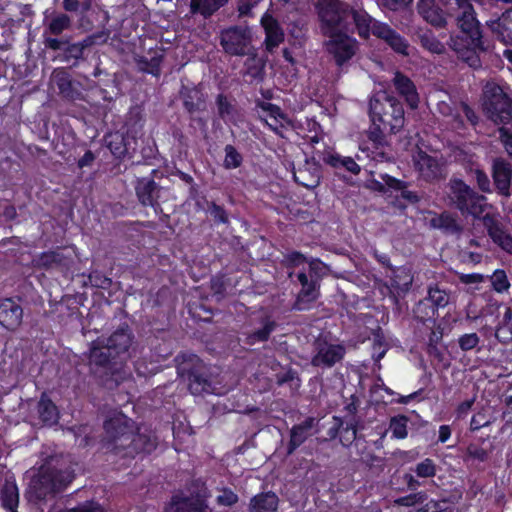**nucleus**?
I'll use <instances>...</instances> for the list:
<instances>
[{"label":"nucleus","instance_id":"f257e3e1","mask_svg":"<svg viewBox=\"0 0 512 512\" xmlns=\"http://www.w3.org/2000/svg\"><path fill=\"white\" fill-rule=\"evenodd\" d=\"M316 9L322 24L324 34L334 36L346 32L349 21L353 20L358 34L362 38H368L373 34L382 39L396 53L408 55L409 43L388 24L372 18L364 10L350 9L349 5L340 0H317Z\"/></svg>","mask_w":512,"mask_h":512},{"label":"nucleus","instance_id":"f03ea898","mask_svg":"<svg viewBox=\"0 0 512 512\" xmlns=\"http://www.w3.org/2000/svg\"><path fill=\"white\" fill-rule=\"evenodd\" d=\"M472 0H448V3L455 4L461 15L457 16V26L460 33L451 35L449 47L457 54L458 58L469 67L478 69L481 67L480 54L488 51L490 45L484 39L480 23L476 19Z\"/></svg>","mask_w":512,"mask_h":512},{"label":"nucleus","instance_id":"7ed1b4c3","mask_svg":"<svg viewBox=\"0 0 512 512\" xmlns=\"http://www.w3.org/2000/svg\"><path fill=\"white\" fill-rule=\"evenodd\" d=\"M371 122H380L389 134H397L405 124V113L401 101L388 91L376 92L369 101Z\"/></svg>","mask_w":512,"mask_h":512},{"label":"nucleus","instance_id":"20e7f679","mask_svg":"<svg viewBox=\"0 0 512 512\" xmlns=\"http://www.w3.org/2000/svg\"><path fill=\"white\" fill-rule=\"evenodd\" d=\"M174 361L178 375L188 380V387L193 395L214 393L211 368L200 359L198 354H177Z\"/></svg>","mask_w":512,"mask_h":512},{"label":"nucleus","instance_id":"39448f33","mask_svg":"<svg viewBox=\"0 0 512 512\" xmlns=\"http://www.w3.org/2000/svg\"><path fill=\"white\" fill-rule=\"evenodd\" d=\"M447 188V196L450 204L463 215L467 214L474 218H480L488 207L486 202L487 198L476 192L459 178L450 179Z\"/></svg>","mask_w":512,"mask_h":512},{"label":"nucleus","instance_id":"423d86ee","mask_svg":"<svg viewBox=\"0 0 512 512\" xmlns=\"http://www.w3.org/2000/svg\"><path fill=\"white\" fill-rule=\"evenodd\" d=\"M65 472L54 468H41L38 474L32 478L27 498L30 502L38 504L46 500L49 496L66 489L69 481L66 479Z\"/></svg>","mask_w":512,"mask_h":512},{"label":"nucleus","instance_id":"0eeeda50","mask_svg":"<svg viewBox=\"0 0 512 512\" xmlns=\"http://www.w3.org/2000/svg\"><path fill=\"white\" fill-rule=\"evenodd\" d=\"M482 105L488 119L496 125L512 127V101L499 85L485 86Z\"/></svg>","mask_w":512,"mask_h":512},{"label":"nucleus","instance_id":"6e6552de","mask_svg":"<svg viewBox=\"0 0 512 512\" xmlns=\"http://www.w3.org/2000/svg\"><path fill=\"white\" fill-rule=\"evenodd\" d=\"M417 10L420 16L435 28H444L449 18H454L461 12L457 11L455 4L448 3V0H419Z\"/></svg>","mask_w":512,"mask_h":512},{"label":"nucleus","instance_id":"1a4fd4ad","mask_svg":"<svg viewBox=\"0 0 512 512\" xmlns=\"http://www.w3.org/2000/svg\"><path fill=\"white\" fill-rule=\"evenodd\" d=\"M103 428L108 444L113 447L116 453H120L123 447H127L126 442L135 430V422L123 413H118L106 419Z\"/></svg>","mask_w":512,"mask_h":512},{"label":"nucleus","instance_id":"9d476101","mask_svg":"<svg viewBox=\"0 0 512 512\" xmlns=\"http://www.w3.org/2000/svg\"><path fill=\"white\" fill-rule=\"evenodd\" d=\"M220 45L225 53L232 56L250 55L251 31L248 27L232 26L220 34Z\"/></svg>","mask_w":512,"mask_h":512},{"label":"nucleus","instance_id":"9b49d317","mask_svg":"<svg viewBox=\"0 0 512 512\" xmlns=\"http://www.w3.org/2000/svg\"><path fill=\"white\" fill-rule=\"evenodd\" d=\"M482 223L493 243L512 254V235L501 221L500 214L487 213L482 217Z\"/></svg>","mask_w":512,"mask_h":512},{"label":"nucleus","instance_id":"f8f14e48","mask_svg":"<svg viewBox=\"0 0 512 512\" xmlns=\"http://www.w3.org/2000/svg\"><path fill=\"white\" fill-rule=\"evenodd\" d=\"M134 334L128 324L124 323L109 337L99 338L90 352L106 348L115 352H128L134 344Z\"/></svg>","mask_w":512,"mask_h":512},{"label":"nucleus","instance_id":"ddd939ff","mask_svg":"<svg viewBox=\"0 0 512 512\" xmlns=\"http://www.w3.org/2000/svg\"><path fill=\"white\" fill-rule=\"evenodd\" d=\"M180 99L184 109L190 115L191 123H196L201 128H205L206 121L201 117L194 116L195 113L203 112L207 108L204 93L197 87L183 86L180 90Z\"/></svg>","mask_w":512,"mask_h":512},{"label":"nucleus","instance_id":"4468645a","mask_svg":"<svg viewBox=\"0 0 512 512\" xmlns=\"http://www.w3.org/2000/svg\"><path fill=\"white\" fill-rule=\"evenodd\" d=\"M494 449L493 441L489 437H480L466 446L461 458L467 466L479 467L490 459Z\"/></svg>","mask_w":512,"mask_h":512},{"label":"nucleus","instance_id":"2eb2a0df","mask_svg":"<svg viewBox=\"0 0 512 512\" xmlns=\"http://www.w3.org/2000/svg\"><path fill=\"white\" fill-rule=\"evenodd\" d=\"M90 363L99 366L105 375L118 382L125 374V357L132 354H87Z\"/></svg>","mask_w":512,"mask_h":512},{"label":"nucleus","instance_id":"dca6fc26","mask_svg":"<svg viewBox=\"0 0 512 512\" xmlns=\"http://www.w3.org/2000/svg\"><path fill=\"white\" fill-rule=\"evenodd\" d=\"M330 37L332 39L328 42L327 49L333 55L336 64L342 67L355 55L358 49L357 42L344 32Z\"/></svg>","mask_w":512,"mask_h":512},{"label":"nucleus","instance_id":"f3484780","mask_svg":"<svg viewBox=\"0 0 512 512\" xmlns=\"http://www.w3.org/2000/svg\"><path fill=\"white\" fill-rule=\"evenodd\" d=\"M74 253L70 247L57 248L41 253L36 262L44 269L68 270L74 263Z\"/></svg>","mask_w":512,"mask_h":512},{"label":"nucleus","instance_id":"a211bd4d","mask_svg":"<svg viewBox=\"0 0 512 512\" xmlns=\"http://www.w3.org/2000/svg\"><path fill=\"white\" fill-rule=\"evenodd\" d=\"M43 44L46 49L62 51L63 59L66 62L73 60V65H76L84 57L85 51L80 44L78 42L71 43L68 38L45 37Z\"/></svg>","mask_w":512,"mask_h":512},{"label":"nucleus","instance_id":"6ab92c4d","mask_svg":"<svg viewBox=\"0 0 512 512\" xmlns=\"http://www.w3.org/2000/svg\"><path fill=\"white\" fill-rule=\"evenodd\" d=\"M126 445L127 447L121 449L124 456L134 457L140 453L150 454L157 447V439L150 433H141L139 430L135 432L134 430Z\"/></svg>","mask_w":512,"mask_h":512},{"label":"nucleus","instance_id":"aec40b11","mask_svg":"<svg viewBox=\"0 0 512 512\" xmlns=\"http://www.w3.org/2000/svg\"><path fill=\"white\" fill-rule=\"evenodd\" d=\"M492 177L497 192L501 196L508 198L510 196V185L512 179L511 164L502 158L495 159L492 165Z\"/></svg>","mask_w":512,"mask_h":512},{"label":"nucleus","instance_id":"412c9836","mask_svg":"<svg viewBox=\"0 0 512 512\" xmlns=\"http://www.w3.org/2000/svg\"><path fill=\"white\" fill-rule=\"evenodd\" d=\"M254 381L256 382V387L259 392H267L272 389L274 383L277 384V386H283L284 384H290L294 381L297 383L295 384L296 387H299L300 379L298 378V373L296 370L292 368H288L284 372L276 373L275 379L266 377L262 373H255L253 375Z\"/></svg>","mask_w":512,"mask_h":512},{"label":"nucleus","instance_id":"4be33fe9","mask_svg":"<svg viewBox=\"0 0 512 512\" xmlns=\"http://www.w3.org/2000/svg\"><path fill=\"white\" fill-rule=\"evenodd\" d=\"M135 192L139 202L144 206H159L161 187L152 177L138 178L135 184Z\"/></svg>","mask_w":512,"mask_h":512},{"label":"nucleus","instance_id":"5701e85b","mask_svg":"<svg viewBox=\"0 0 512 512\" xmlns=\"http://www.w3.org/2000/svg\"><path fill=\"white\" fill-rule=\"evenodd\" d=\"M294 180L307 189H314L320 184L321 167L315 158L306 159L302 167L293 172Z\"/></svg>","mask_w":512,"mask_h":512},{"label":"nucleus","instance_id":"b1692460","mask_svg":"<svg viewBox=\"0 0 512 512\" xmlns=\"http://www.w3.org/2000/svg\"><path fill=\"white\" fill-rule=\"evenodd\" d=\"M52 80L63 98L71 101L83 99L80 84L73 81L70 74L64 69L55 70L52 74Z\"/></svg>","mask_w":512,"mask_h":512},{"label":"nucleus","instance_id":"393cba45","mask_svg":"<svg viewBox=\"0 0 512 512\" xmlns=\"http://www.w3.org/2000/svg\"><path fill=\"white\" fill-rule=\"evenodd\" d=\"M486 25L499 41L512 45V8L504 11L498 18L487 21Z\"/></svg>","mask_w":512,"mask_h":512},{"label":"nucleus","instance_id":"a878e982","mask_svg":"<svg viewBox=\"0 0 512 512\" xmlns=\"http://www.w3.org/2000/svg\"><path fill=\"white\" fill-rule=\"evenodd\" d=\"M415 167L425 181L431 182L443 177L441 165L435 158L425 152L418 153L415 158Z\"/></svg>","mask_w":512,"mask_h":512},{"label":"nucleus","instance_id":"bb28decb","mask_svg":"<svg viewBox=\"0 0 512 512\" xmlns=\"http://www.w3.org/2000/svg\"><path fill=\"white\" fill-rule=\"evenodd\" d=\"M315 423L316 419L309 416L301 423L293 425L290 429V439L286 447L287 455H292L308 439Z\"/></svg>","mask_w":512,"mask_h":512},{"label":"nucleus","instance_id":"cd10ccee","mask_svg":"<svg viewBox=\"0 0 512 512\" xmlns=\"http://www.w3.org/2000/svg\"><path fill=\"white\" fill-rule=\"evenodd\" d=\"M105 143L111 153L118 159L126 157L130 150H135L132 144H136V139L130 135L122 133H110L105 137Z\"/></svg>","mask_w":512,"mask_h":512},{"label":"nucleus","instance_id":"c85d7f7f","mask_svg":"<svg viewBox=\"0 0 512 512\" xmlns=\"http://www.w3.org/2000/svg\"><path fill=\"white\" fill-rule=\"evenodd\" d=\"M23 310L11 299L0 302V324L9 329H16L22 322Z\"/></svg>","mask_w":512,"mask_h":512},{"label":"nucleus","instance_id":"c756f323","mask_svg":"<svg viewBox=\"0 0 512 512\" xmlns=\"http://www.w3.org/2000/svg\"><path fill=\"white\" fill-rule=\"evenodd\" d=\"M392 83L397 92L403 96L411 109H415L419 104V95L413 81L403 73L397 71L394 74Z\"/></svg>","mask_w":512,"mask_h":512},{"label":"nucleus","instance_id":"7c9ffc66","mask_svg":"<svg viewBox=\"0 0 512 512\" xmlns=\"http://www.w3.org/2000/svg\"><path fill=\"white\" fill-rule=\"evenodd\" d=\"M0 502L6 512H18L19 489L14 476L6 477L1 484Z\"/></svg>","mask_w":512,"mask_h":512},{"label":"nucleus","instance_id":"2f4dec72","mask_svg":"<svg viewBox=\"0 0 512 512\" xmlns=\"http://www.w3.org/2000/svg\"><path fill=\"white\" fill-rule=\"evenodd\" d=\"M170 512H207L206 501L200 497L174 495L170 503Z\"/></svg>","mask_w":512,"mask_h":512},{"label":"nucleus","instance_id":"473e14b6","mask_svg":"<svg viewBox=\"0 0 512 512\" xmlns=\"http://www.w3.org/2000/svg\"><path fill=\"white\" fill-rule=\"evenodd\" d=\"M319 281L310 278V282L301 287L297 295V299L293 304V309L298 311H305L310 308V304L314 302L319 296Z\"/></svg>","mask_w":512,"mask_h":512},{"label":"nucleus","instance_id":"72a5a7b5","mask_svg":"<svg viewBox=\"0 0 512 512\" xmlns=\"http://www.w3.org/2000/svg\"><path fill=\"white\" fill-rule=\"evenodd\" d=\"M279 499L274 492H261L254 495L249 502V512H275Z\"/></svg>","mask_w":512,"mask_h":512},{"label":"nucleus","instance_id":"f704fd0d","mask_svg":"<svg viewBox=\"0 0 512 512\" xmlns=\"http://www.w3.org/2000/svg\"><path fill=\"white\" fill-rule=\"evenodd\" d=\"M37 413L41 422L45 425H53L58 422L59 411L55 403L43 393L37 403Z\"/></svg>","mask_w":512,"mask_h":512},{"label":"nucleus","instance_id":"c9c22d12","mask_svg":"<svg viewBox=\"0 0 512 512\" xmlns=\"http://www.w3.org/2000/svg\"><path fill=\"white\" fill-rule=\"evenodd\" d=\"M429 223L431 227L440 229L447 234H459L462 231V227L457 223L455 217L448 212L435 215Z\"/></svg>","mask_w":512,"mask_h":512},{"label":"nucleus","instance_id":"e433bc0d","mask_svg":"<svg viewBox=\"0 0 512 512\" xmlns=\"http://www.w3.org/2000/svg\"><path fill=\"white\" fill-rule=\"evenodd\" d=\"M227 2L228 0H190V13L208 18Z\"/></svg>","mask_w":512,"mask_h":512},{"label":"nucleus","instance_id":"4c0bfd02","mask_svg":"<svg viewBox=\"0 0 512 512\" xmlns=\"http://www.w3.org/2000/svg\"><path fill=\"white\" fill-rule=\"evenodd\" d=\"M262 24L266 31V48L268 51H272L283 41V32L279 28L277 22L271 17L263 18Z\"/></svg>","mask_w":512,"mask_h":512},{"label":"nucleus","instance_id":"58836bf2","mask_svg":"<svg viewBox=\"0 0 512 512\" xmlns=\"http://www.w3.org/2000/svg\"><path fill=\"white\" fill-rule=\"evenodd\" d=\"M71 24V18L65 13H58L52 16L44 30L43 39L52 36L57 38L63 31L68 30Z\"/></svg>","mask_w":512,"mask_h":512},{"label":"nucleus","instance_id":"ea45409f","mask_svg":"<svg viewBox=\"0 0 512 512\" xmlns=\"http://www.w3.org/2000/svg\"><path fill=\"white\" fill-rule=\"evenodd\" d=\"M381 178L385 181L388 188L392 191H400L401 197L410 204L419 202L420 196L417 192L408 190V184L404 181L398 180L390 175H381Z\"/></svg>","mask_w":512,"mask_h":512},{"label":"nucleus","instance_id":"a19ab883","mask_svg":"<svg viewBox=\"0 0 512 512\" xmlns=\"http://www.w3.org/2000/svg\"><path fill=\"white\" fill-rule=\"evenodd\" d=\"M387 134H389V130L384 128V125L380 122H371L369 129L366 131L368 140L377 149L388 145Z\"/></svg>","mask_w":512,"mask_h":512},{"label":"nucleus","instance_id":"79ce46f5","mask_svg":"<svg viewBox=\"0 0 512 512\" xmlns=\"http://www.w3.org/2000/svg\"><path fill=\"white\" fill-rule=\"evenodd\" d=\"M322 160L334 168H344L355 175L360 172V166L351 157L341 158L339 155L327 154Z\"/></svg>","mask_w":512,"mask_h":512},{"label":"nucleus","instance_id":"37998d69","mask_svg":"<svg viewBox=\"0 0 512 512\" xmlns=\"http://www.w3.org/2000/svg\"><path fill=\"white\" fill-rule=\"evenodd\" d=\"M436 312L435 307L426 298L420 300L413 309L414 318L424 324L427 322L434 324Z\"/></svg>","mask_w":512,"mask_h":512},{"label":"nucleus","instance_id":"c03bdc74","mask_svg":"<svg viewBox=\"0 0 512 512\" xmlns=\"http://www.w3.org/2000/svg\"><path fill=\"white\" fill-rule=\"evenodd\" d=\"M217 114L223 121L232 120L236 113L235 105L224 94H218L215 99Z\"/></svg>","mask_w":512,"mask_h":512},{"label":"nucleus","instance_id":"a18cd8bd","mask_svg":"<svg viewBox=\"0 0 512 512\" xmlns=\"http://www.w3.org/2000/svg\"><path fill=\"white\" fill-rule=\"evenodd\" d=\"M337 432L340 443L344 447H349L357 438L356 421L344 423L342 420H340Z\"/></svg>","mask_w":512,"mask_h":512},{"label":"nucleus","instance_id":"49530a36","mask_svg":"<svg viewBox=\"0 0 512 512\" xmlns=\"http://www.w3.org/2000/svg\"><path fill=\"white\" fill-rule=\"evenodd\" d=\"M418 478H433L437 474L438 466L431 458H424L410 468Z\"/></svg>","mask_w":512,"mask_h":512},{"label":"nucleus","instance_id":"de8ad7c7","mask_svg":"<svg viewBox=\"0 0 512 512\" xmlns=\"http://www.w3.org/2000/svg\"><path fill=\"white\" fill-rule=\"evenodd\" d=\"M426 299L429 300L430 304H432L437 311L438 308H444L448 305L450 294L446 289H442L436 285L435 287L429 288Z\"/></svg>","mask_w":512,"mask_h":512},{"label":"nucleus","instance_id":"09e8293b","mask_svg":"<svg viewBox=\"0 0 512 512\" xmlns=\"http://www.w3.org/2000/svg\"><path fill=\"white\" fill-rule=\"evenodd\" d=\"M246 74L252 80L262 81L265 76V63L256 56L249 57L246 62Z\"/></svg>","mask_w":512,"mask_h":512},{"label":"nucleus","instance_id":"8fccbe9b","mask_svg":"<svg viewBox=\"0 0 512 512\" xmlns=\"http://www.w3.org/2000/svg\"><path fill=\"white\" fill-rule=\"evenodd\" d=\"M409 418L406 415H397L391 418L389 429L392 432V436L396 439H405L408 435Z\"/></svg>","mask_w":512,"mask_h":512},{"label":"nucleus","instance_id":"3c124183","mask_svg":"<svg viewBox=\"0 0 512 512\" xmlns=\"http://www.w3.org/2000/svg\"><path fill=\"white\" fill-rule=\"evenodd\" d=\"M275 327L276 323L274 321L270 319H265V321L262 324V327L254 331L247 337V342L249 344H255L256 342L266 341L271 332L274 331Z\"/></svg>","mask_w":512,"mask_h":512},{"label":"nucleus","instance_id":"603ef678","mask_svg":"<svg viewBox=\"0 0 512 512\" xmlns=\"http://www.w3.org/2000/svg\"><path fill=\"white\" fill-rule=\"evenodd\" d=\"M423 48L435 54H443L445 46L432 33L426 32L419 36Z\"/></svg>","mask_w":512,"mask_h":512},{"label":"nucleus","instance_id":"864d4df0","mask_svg":"<svg viewBox=\"0 0 512 512\" xmlns=\"http://www.w3.org/2000/svg\"><path fill=\"white\" fill-rule=\"evenodd\" d=\"M344 354H314L311 363L313 366L325 368L333 367L340 362Z\"/></svg>","mask_w":512,"mask_h":512},{"label":"nucleus","instance_id":"5fc2aeb1","mask_svg":"<svg viewBox=\"0 0 512 512\" xmlns=\"http://www.w3.org/2000/svg\"><path fill=\"white\" fill-rule=\"evenodd\" d=\"M110 35V31L107 29H103L97 33L86 36L83 40L78 43L83 48L84 51L91 48L94 45H100L107 42Z\"/></svg>","mask_w":512,"mask_h":512},{"label":"nucleus","instance_id":"6e6d98bb","mask_svg":"<svg viewBox=\"0 0 512 512\" xmlns=\"http://www.w3.org/2000/svg\"><path fill=\"white\" fill-rule=\"evenodd\" d=\"M428 498V494L425 491H418L410 493L405 496L398 497L395 500V504L402 507H412L416 504H423Z\"/></svg>","mask_w":512,"mask_h":512},{"label":"nucleus","instance_id":"4d7b16f0","mask_svg":"<svg viewBox=\"0 0 512 512\" xmlns=\"http://www.w3.org/2000/svg\"><path fill=\"white\" fill-rule=\"evenodd\" d=\"M224 151L225 159L223 165L226 169H236L241 166L243 157L233 145H226Z\"/></svg>","mask_w":512,"mask_h":512},{"label":"nucleus","instance_id":"13d9d810","mask_svg":"<svg viewBox=\"0 0 512 512\" xmlns=\"http://www.w3.org/2000/svg\"><path fill=\"white\" fill-rule=\"evenodd\" d=\"M63 8L67 12L77 14L90 12L92 9V0H63Z\"/></svg>","mask_w":512,"mask_h":512},{"label":"nucleus","instance_id":"bf43d9fd","mask_svg":"<svg viewBox=\"0 0 512 512\" xmlns=\"http://www.w3.org/2000/svg\"><path fill=\"white\" fill-rule=\"evenodd\" d=\"M220 494L216 497L218 506L231 507L239 501L238 495L229 487L221 488Z\"/></svg>","mask_w":512,"mask_h":512},{"label":"nucleus","instance_id":"052dcab7","mask_svg":"<svg viewBox=\"0 0 512 512\" xmlns=\"http://www.w3.org/2000/svg\"><path fill=\"white\" fill-rule=\"evenodd\" d=\"M162 59H163L162 54L155 55V56L151 57L149 60L142 59L140 61V64L142 65L141 69L144 72L150 73L154 76H158L160 74V64L162 62Z\"/></svg>","mask_w":512,"mask_h":512},{"label":"nucleus","instance_id":"680f3d73","mask_svg":"<svg viewBox=\"0 0 512 512\" xmlns=\"http://www.w3.org/2000/svg\"><path fill=\"white\" fill-rule=\"evenodd\" d=\"M310 278L321 279L327 274L328 266L317 258L308 261Z\"/></svg>","mask_w":512,"mask_h":512},{"label":"nucleus","instance_id":"e2e57ef3","mask_svg":"<svg viewBox=\"0 0 512 512\" xmlns=\"http://www.w3.org/2000/svg\"><path fill=\"white\" fill-rule=\"evenodd\" d=\"M491 283L497 292H503L509 288V282L503 270H497L493 273Z\"/></svg>","mask_w":512,"mask_h":512},{"label":"nucleus","instance_id":"0e129e2a","mask_svg":"<svg viewBox=\"0 0 512 512\" xmlns=\"http://www.w3.org/2000/svg\"><path fill=\"white\" fill-rule=\"evenodd\" d=\"M208 209L214 221L223 224H227L229 222L228 214L222 206L216 204L215 202H211Z\"/></svg>","mask_w":512,"mask_h":512},{"label":"nucleus","instance_id":"69168bd1","mask_svg":"<svg viewBox=\"0 0 512 512\" xmlns=\"http://www.w3.org/2000/svg\"><path fill=\"white\" fill-rule=\"evenodd\" d=\"M499 140L504 145L507 153L512 156V131L507 125L501 126L498 129Z\"/></svg>","mask_w":512,"mask_h":512},{"label":"nucleus","instance_id":"338daca9","mask_svg":"<svg viewBox=\"0 0 512 512\" xmlns=\"http://www.w3.org/2000/svg\"><path fill=\"white\" fill-rule=\"evenodd\" d=\"M474 178L476 180V183H477L479 189L482 192H484V193L491 192V182H490L488 175L484 171H482L480 169H476L474 171Z\"/></svg>","mask_w":512,"mask_h":512},{"label":"nucleus","instance_id":"774afa93","mask_svg":"<svg viewBox=\"0 0 512 512\" xmlns=\"http://www.w3.org/2000/svg\"><path fill=\"white\" fill-rule=\"evenodd\" d=\"M368 341L372 342L373 348L375 350H380V352H387V350L391 349V346L388 344L380 330L374 332L373 337L369 338Z\"/></svg>","mask_w":512,"mask_h":512}]
</instances>
